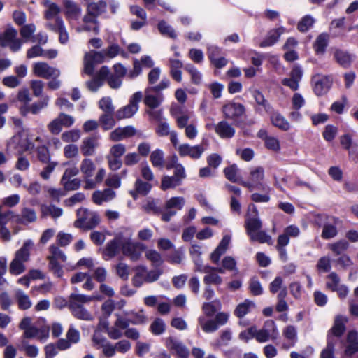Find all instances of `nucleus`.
I'll use <instances>...</instances> for the list:
<instances>
[{
    "instance_id": "72a5a7b5",
    "label": "nucleus",
    "mask_w": 358,
    "mask_h": 358,
    "mask_svg": "<svg viewBox=\"0 0 358 358\" xmlns=\"http://www.w3.org/2000/svg\"><path fill=\"white\" fill-rule=\"evenodd\" d=\"M329 41V35L327 33L320 34L313 43V48L317 55H323L326 51Z\"/></svg>"
},
{
    "instance_id": "774afa93",
    "label": "nucleus",
    "mask_w": 358,
    "mask_h": 358,
    "mask_svg": "<svg viewBox=\"0 0 358 358\" xmlns=\"http://www.w3.org/2000/svg\"><path fill=\"white\" fill-rule=\"evenodd\" d=\"M115 269L117 275L121 279L127 280L129 278L130 269L127 264L124 262H120L116 265Z\"/></svg>"
},
{
    "instance_id": "052dcab7",
    "label": "nucleus",
    "mask_w": 358,
    "mask_h": 358,
    "mask_svg": "<svg viewBox=\"0 0 358 358\" xmlns=\"http://www.w3.org/2000/svg\"><path fill=\"white\" fill-rule=\"evenodd\" d=\"M326 287L335 292L340 285V278L335 272H331L327 276Z\"/></svg>"
},
{
    "instance_id": "2eb2a0df",
    "label": "nucleus",
    "mask_w": 358,
    "mask_h": 358,
    "mask_svg": "<svg viewBox=\"0 0 358 358\" xmlns=\"http://www.w3.org/2000/svg\"><path fill=\"white\" fill-rule=\"evenodd\" d=\"M168 349L178 356V358H188L189 352L187 348L176 338L170 337L166 339Z\"/></svg>"
},
{
    "instance_id": "6e6d98bb",
    "label": "nucleus",
    "mask_w": 358,
    "mask_h": 358,
    "mask_svg": "<svg viewBox=\"0 0 358 358\" xmlns=\"http://www.w3.org/2000/svg\"><path fill=\"white\" fill-rule=\"evenodd\" d=\"M99 107L103 114L115 113V107L113 105L112 99L109 96L103 97L99 101Z\"/></svg>"
},
{
    "instance_id": "423d86ee",
    "label": "nucleus",
    "mask_w": 358,
    "mask_h": 358,
    "mask_svg": "<svg viewBox=\"0 0 358 358\" xmlns=\"http://www.w3.org/2000/svg\"><path fill=\"white\" fill-rule=\"evenodd\" d=\"M143 98L141 92L134 93L129 99L128 105L120 108L115 113V118L117 120L130 118L134 115L138 110V103Z\"/></svg>"
},
{
    "instance_id": "4d7b16f0",
    "label": "nucleus",
    "mask_w": 358,
    "mask_h": 358,
    "mask_svg": "<svg viewBox=\"0 0 358 358\" xmlns=\"http://www.w3.org/2000/svg\"><path fill=\"white\" fill-rule=\"evenodd\" d=\"M145 257L152 262L153 266L158 267L163 263L161 255L155 250H148L145 252Z\"/></svg>"
},
{
    "instance_id": "f03ea898",
    "label": "nucleus",
    "mask_w": 358,
    "mask_h": 358,
    "mask_svg": "<svg viewBox=\"0 0 358 358\" xmlns=\"http://www.w3.org/2000/svg\"><path fill=\"white\" fill-rule=\"evenodd\" d=\"M107 3L104 1L87 4L86 14L83 16V24L77 28L78 31H93L98 34L99 25L97 17L106 11Z\"/></svg>"
},
{
    "instance_id": "f257e3e1",
    "label": "nucleus",
    "mask_w": 358,
    "mask_h": 358,
    "mask_svg": "<svg viewBox=\"0 0 358 358\" xmlns=\"http://www.w3.org/2000/svg\"><path fill=\"white\" fill-rule=\"evenodd\" d=\"M96 299H99V297L71 293L69 296L68 308L76 318L81 320L92 321L94 318L93 315L87 310L85 306Z\"/></svg>"
},
{
    "instance_id": "ea45409f",
    "label": "nucleus",
    "mask_w": 358,
    "mask_h": 358,
    "mask_svg": "<svg viewBox=\"0 0 358 358\" xmlns=\"http://www.w3.org/2000/svg\"><path fill=\"white\" fill-rule=\"evenodd\" d=\"M272 124L283 131H287L290 128L288 121L279 113L273 112L271 116Z\"/></svg>"
},
{
    "instance_id": "bf43d9fd",
    "label": "nucleus",
    "mask_w": 358,
    "mask_h": 358,
    "mask_svg": "<svg viewBox=\"0 0 358 358\" xmlns=\"http://www.w3.org/2000/svg\"><path fill=\"white\" fill-rule=\"evenodd\" d=\"M315 22V20L312 16L307 15L299 22L297 29L301 32H306L313 25Z\"/></svg>"
},
{
    "instance_id": "f704fd0d",
    "label": "nucleus",
    "mask_w": 358,
    "mask_h": 358,
    "mask_svg": "<svg viewBox=\"0 0 358 358\" xmlns=\"http://www.w3.org/2000/svg\"><path fill=\"white\" fill-rule=\"evenodd\" d=\"M34 243L31 240H27L24 242L22 246L16 251L15 257L24 262L29 259L30 251L33 248Z\"/></svg>"
},
{
    "instance_id": "1a4fd4ad",
    "label": "nucleus",
    "mask_w": 358,
    "mask_h": 358,
    "mask_svg": "<svg viewBox=\"0 0 358 358\" xmlns=\"http://www.w3.org/2000/svg\"><path fill=\"white\" fill-rule=\"evenodd\" d=\"M185 199L181 196L172 197L165 203L166 212L162 213V220L166 222L170 221L171 217L176 214V210H181L185 205Z\"/></svg>"
},
{
    "instance_id": "6ab92c4d",
    "label": "nucleus",
    "mask_w": 358,
    "mask_h": 358,
    "mask_svg": "<svg viewBox=\"0 0 358 358\" xmlns=\"http://www.w3.org/2000/svg\"><path fill=\"white\" fill-rule=\"evenodd\" d=\"M136 134V130L133 126L117 127L110 134V139L113 141H120L131 137Z\"/></svg>"
},
{
    "instance_id": "79ce46f5",
    "label": "nucleus",
    "mask_w": 358,
    "mask_h": 358,
    "mask_svg": "<svg viewBox=\"0 0 358 358\" xmlns=\"http://www.w3.org/2000/svg\"><path fill=\"white\" fill-rule=\"evenodd\" d=\"M224 173L225 177L232 182H238L240 184V181H243L238 174L239 169L235 164L226 167L224 169Z\"/></svg>"
},
{
    "instance_id": "0e129e2a",
    "label": "nucleus",
    "mask_w": 358,
    "mask_h": 358,
    "mask_svg": "<svg viewBox=\"0 0 358 358\" xmlns=\"http://www.w3.org/2000/svg\"><path fill=\"white\" fill-rule=\"evenodd\" d=\"M249 236L252 241H259L261 243H269L271 240V236L261 229L254 232V234H250Z\"/></svg>"
},
{
    "instance_id": "603ef678",
    "label": "nucleus",
    "mask_w": 358,
    "mask_h": 358,
    "mask_svg": "<svg viewBox=\"0 0 358 358\" xmlns=\"http://www.w3.org/2000/svg\"><path fill=\"white\" fill-rule=\"evenodd\" d=\"M255 306L254 303L250 300H245L244 302L238 304L234 310V314L238 317L241 318L244 317L248 312L251 307Z\"/></svg>"
},
{
    "instance_id": "338daca9",
    "label": "nucleus",
    "mask_w": 358,
    "mask_h": 358,
    "mask_svg": "<svg viewBox=\"0 0 358 358\" xmlns=\"http://www.w3.org/2000/svg\"><path fill=\"white\" fill-rule=\"evenodd\" d=\"M105 57L106 59H112L115 57L119 54L124 55V52H121L119 45L113 43L108 46L106 49L103 50Z\"/></svg>"
},
{
    "instance_id": "58836bf2",
    "label": "nucleus",
    "mask_w": 358,
    "mask_h": 358,
    "mask_svg": "<svg viewBox=\"0 0 358 358\" xmlns=\"http://www.w3.org/2000/svg\"><path fill=\"white\" fill-rule=\"evenodd\" d=\"M80 169L84 177L88 178L93 176L96 166L91 159L85 158L80 163Z\"/></svg>"
},
{
    "instance_id": "2f4dec72",
    "label": "nucleus",
    "mask_w": 358,
    "mask_h": 358,
    "mask_svg": "<svg viewBox=\"0 0 358 358\" xmlns=\"http://www.w3.org/2000/svg\"><path fill=\"white\" fill-rule=\"evenodd\" d=\"M115 196V192L110 188H107L103 191H96L92 194L93 201L98 205L101 204L104 201H108Z\"/></svg>"
},
{
    "instance_id": "5701e85b",
    "label": "nucleus",
    "mask_w": 358,
    "mask_h": 358,
    "mask_svg": "<svg viewBox=\"0 0 358 358\" xmlns=\"http://www.w3.org/2000/svg\"><path fill=\"white\" fill-rule=\"evenodd\" d=\"M285 31L283 27L277 29H273L268 32L266 37L260 43L261 48H266L273 45L277 43L282 34Z\"/></svg>"
},
{
    "instance_id": "473e14b6",
    "label": "nucleus",
    "mask_w": 358,
    "mask_h": 358,
    "mask_svg": "<svg viewBox=\"0 0 358 358\" xmlns=\"http://www.w3.org/2000/svg\"><path fill=\"white\" fill-rule=\"evenodd\" d=\"M153 92L150 88L147 87L145 90V104L150 108H157L163 100V96L161 94L157 96H154L151 93Z\"/></svg>"
},
{
    "instance_id": "4be33fe9",
    "label": "nucleus",
    "mask_w": 358,
    "mask_h": 358,
    "mask_svg": "<svg viewBox=\"0 0 358 358\" xmlns=\"http://www.w3.org/2000/svg\"><path fill=\"white\" fill-rule=\"evenodd\" d=\"M215 133L222 138H231L235 134V129L225 120L218 122L214 126Z\"/></svg>"
},
{
    "instance_id": "864d4df0",
    "label": "nucleus",
    "mask_w": 358,
    "mask_h": 358,
    "mask_svg": "<svg viewBox=\"0 0 358 358\" xmlns=\"http://www.w3.org/2000/svg\"><path fill=\"white\" fill-rule=\"evenodd\" d=\"M203 282L206 285H220L222 283V278L214 271H210L208 273H206V275L203 277Z\"/></svg>"
},
{
    "instance_id": "13d9d810",
    "label": "nucleus",
    "mask_w": 358,
    "mask_h": 358,
    "mask_svg": "<svg viewBox=\"0 0 358 358\" xmlns=\"http://www.w3.org/2000/svg\"><path fill=\"white\" fill-rule=\"evenodd\" d=\"M158 29L164 36H167L173 39H175L177 37V34H176L174 29L163 20L159 22Z\"/></svg>"
},
{
    "instance_id": "4468645a",
    "label": "nucleus",
    "mask_w": 358,
    "mask_h": 358,
    "mask_svg": "<svg viewBox=\"0 0 358 358\" xmlns=\"http://www.w3.org/2000/svg\"><path fill=\"white\" fill-rule=\"evenodd\" d=\"M177 150L180 157H189L193 159H199L205 151V148L203 145H190L188 143H183L179 145Z\"/></svg>"
},
{
    "instance_id": "bb28decb",
    "label": "nucleus",
    "mask_w": 358,
    "mask_h": 358,
    "mask_svg": "<svg viewBox=\"0 0 358 358\" xmlns=\"http://www.w3.org/2000/svg\"><path fill=\"white\" fill-rule=\"evenodd\" d=\"M232 339V332L229 329L221 331L218 338L214 339L210 345L214 349H220L222 347L227 346Z\"/></svg>"
},
{
    "instance_id": "c03bdc74",
    "label": "nucleus",
    "mask_w": 358,
    "mask_h": 358,
    "mask_svg": "<svg viewBox=\"0 0 358 358\" xmlns=\"http://www.w3.org/2000/svg\"><path fill=\"white\" fill-rule=\"evenodd\" d=\"M250 333H251V337L255 338L259 343L266 342L271 338V334L267 330L264 329L257 330L255 327L250 328Z\"/></svg>"
},
{
    "instance_id": "aec40b11",
    "label": "nucleus",
    "mask_w": 358,
    "mask_h": 358,
    "mask_svg": "<svg viewBox=\"0 0 358 358\" xmlns=\"http://www.w3.org/2000/svg\"><path fill=\"white\" fill-rule=\"evenodd\" d=\"M253 216H248L245 222L246 233L248 236L262 229V223L258 217V211L256 207L253 206Z\"/></svg>"
},
{
    "instance_id": "b1692460",
    "label": "nucleus",
    "mask_w": 358,
    "mask_h": 358,
    "mask_svg": "<svg viewBox=\"0 0 358 358\" xmlns=\"http://www.w3.org/2000/svg\"><path fill=\"white\" fill-rule=\"evenodd\" d=\"M99 146L98 138L91 136L83 139L80 145V150L84 156H93L95 154V150Z\"/></svg>"
},
{
    "instance_id": "393cba45",
    "label": "nucleus",
    "mask_w": 358,
    "mask_h": 358,
    "mask_svg": "<svg viewBox=\"0 0 358 358\" xmlns=\"http://www.w3.org/2000/svg\"><path fill=\"white\" fill-rule=\"evenodd\" d=\"M230 241H231L230 236L225 235L223 236L222 239L220 242L217 247L210 255V259L213 263H215V264L218 263V262L220 259V257L227 250Z\"/></svg>"
},
{
    "instance_id": "09e8293b",
    "label": "nucleus",
    "mask_w": 358,
    "mask_h": 358,
    "mask_svg": "<svg viewBox=\"0 0 358 358\" xmlns=\"http://www.w3.org/2000/svg\"><path fill=\"white\" fill-rule=\"evenodd\" d=\"M115 113L102 114L99 117V122L104 130H109L115 125Z\"/></svg>"
},
{
    "instance_id": "7c9ffc66",
    "label": "nucleus",
    "mask_w": 358,
    "mask_h": 358,
    "mask_svg": "<svg viewBox=\"0 0 358 358\" xmlns=\"http://www.w3.org/2000/svg\"><path fill=\"white\" fill-rule=\"evenodd\" d=\"M15 299L20 310H28L32 306L30 297L22 289H17L15 291Z\"/></svg>"
},
{
    "instance_id": "ddd939ff",
    "label": "nucleus",
    "mask_w": 358,
    "mask_h": 358,
    "mask_svg": "<svg viewBox=\"0 0 358 358\" xmlns=\"http://www.w3.org/2000/svg\"><path fill=\"white\" fill-rule=\"evenodd\" d=\"M116 320L114 322V325L109 329L108 336L110 338L113 340H117L122 337V330H127L131 323L130 319L126 318L116 314Z\"/></svg>"
},
{
    "instance_id": "e433bc0d",
    "label": "nucleus",
    "mask_w": 358,
    "mask_h": 358,
    "mask_svg": "<svg viewBox=\"0 0 358 358\" xmlns=\"http://www.w3.org/2000/svg\"><path fill=\"white\" fill-rule=\"evenodd\" d=\"M198 324L203 331L207 334L213 333L219 329L213 319H207L203 315L198 318Z\"/></svg>"
},
{
    "instance_id": "c85d7f7f",
    "label": "nucleus",
    "mask_w": 358,
    "mask_h": 358,
    "mask_svg": "<svg viewBox=\"0 0 358 358\" xmlns=\"http://www.w3.org/2000/svg\"><path fill=\"white\" fill-rule=\"evenodd\" d=\"M17 222L27 224L34 222L36 220V213L34 209L29 208H24L21 210L20 215L15 216Z\"/></svg>"
},
{
    "instance_id": "a18cd8bd",
    "label": "nucleus",
    "mask_w": 358,
    "mask_h": 358,
    "mask_svg": "<svg viewBox=\"0 0 358 358\" xmlns=\"http://www.w3.org/2000/svg\"><path fill=\"white\" fill-rule=\"evenodd\" d=\"M182 181L174 176H165L162 179L161 188L163 190H166L170 188H175L176 187L180 185Z\"/></svg>"
},
{
    "instance_id": "8fccbe9b",
    "label": "nucleus",
    "mask_w": 358,
    "mask_h": 358,
    "mask_svg": "<svg viewBox=\"0 0 358 358\" xmlns=\"http://www.w3.org/2000/svg\"><path fill=\"white\" fill-rule=\"evenodd\" d=\"M345 320L341 316H337L335 318L334 324L332 328L331 329V331L333 335L335 336L339 337L341 336L343 332L345 331Z\"/></svg>"
},
{
    "instance_id": "412c9836",
    "label": "nucleus",
    "mask_w": 358,
    "mask_h": 358,
    "mask_svg": "<svg viewBox=\"0 0 358 358\" xmlns=\"http://www.w3.org/2000/svg\"><path fill=\"white\" fill-rule=\"evenodd\" d=\"M64 10L66 17L70 21H77L81 16L82 8L74 1L66 0L64 1Z\"/></svg>"
},
{
    "instance_id": "c756f323",
    "label": "nucleus",
    "mask_w": 358,
    "mask_h": 358,
    "mask_svg": "<svg viewBox=\"0 0 358 358\" xmlns=\"http://www.w3.org/2000/svg\"><path fill=\"white\" fill-rule=\"evenodd\" d=\"M41 217H46L50 216L53 219H57L63 214V210L61 208L57 207L55 205L42 204L40 206Z\"/></svg>"
},
{
    "instance_id": "69168bd1",
    "label": "nucleus",
    "mask_w": 358,
    "mask_h": 358,
    "mask_svg": "<svg viewBox=\"0 0 358 358\" xmlns=\"http://www.w3.org/2000/svg\"><path fill=\"white\" fill-rule=\"evenodd\" d=\"M61 184L64 190L72 191L78 189L80 186V180L78 178H66L65 180H61Z\"/></svg>"
},
{
    "instance_id": "9d476101",
    "label": "nucleus",
    "mask_w": 358,
    "mask_h": 358,
    "mask_svg": "<svg viewBox=\"0 0 358 358\" xmlns=\"http://www.w3.org/2000/svg\"><path fill=\"white\" fill-rule=\"evenodd\" d=\"M122 232H119L113 239L109 241L102 250V256L104 260H110L114 258L122 250Z\"/></svg>"
},
{
    "instance_id": "37998d69",
    "label": "nucleus",
    "mask_w": 358,
    "mask_h": 358,
    "mask_svg": "<svg viewBox=\"0 0 358 358\" xmlns=\"http://www.w3.org/2000/svg\"><path fill=\"white\" fill-rule=\"evenodd\" d=\"M150 162L154 167L162 169L164 164V153L160 149H156L151 152Z\"/></svg>"
},
{
    "instance_id": "dca6fc26",
    "label": "nucleus",
    "mask_w": 358,
    "mask_h": 358,
    "mask_svg": "<svg viewBox=\"0 0 358 358\" xmlns=\"http://www.w3.org/2000/svg\"><path fill=\"white\" fill-rule=\"evenodd\" d=\"M108 75V67L106 66H101L94 77L92 80L86 82L87 88L92 92H96L98 89L102 86L104 80L106 79Z\"/></svg>"
},
{
    "instance_id": "6e6552de",
    "label": "nucleus",
    "mask_w": 358,
    "mask_h": 358,
    "mask_svg": "<svg viewBox=\"0 0 358 358\" xmlns=\"http://www.w3.org/2000/svg\"><path fill=\"white\" fill-rule=\"evenodd\" d=\"M106 59L103 50L101 51L91 50L87 52L84 58V72L90 76L93 75L96 64H101Z\"/></svg>"
},
{
    "instance_id": "a211bd4d",
    "label": "nucleus",
    "mask_w": 358,
    "mask_h": 358,
    "mask_svg": "<svg viewBox=\"0 0 358 358\" xmlns=\"http://www.w3.org/2000/svg\"><path fill=\"white\" fill-rule=\"evenodd\" d=\"M340 222V220L337 217H329L328 221L323 226L321 237L325 240L334 238L338 234L336 227Z\"/></svg>"
},
{
    "instance_id": "49530a36",
    "label": "nucleus",
    "mask_w": 358,
    "mask_h": 358,
    "mask_svg": "<svg viewBox=\"0 0 358 358\" xmlns=\"http://www.w3.org/2000/svg\"><path fill=\"white\" fill-rule=\"evenodd\" d=\"M349 248V243L345 240H340L335 243L328 245V248L331 250L335 255H341Z\"/></svg>"
},
{
    "instance_id": "20e7f679",
    "label": "nucleus",
    "mask_w": 358,
    "mask_h": 358,
    "mask_svg": "<svg viewBox=\"0 0 358 358\" xmlns=\"http://www.w3.org/2000/svg\"><path fill=\"white\" fill-rule=\"evenodd\" d=\"M77 219L74 222V227L85 230H90L95 228L100 222V217L96 212L90 211L85 208H80L77 210Z\"/></svg>"
},
{
    "instance_id": "7ed1b4c3",
    "label": "nucleus",
    "mask_w": 358,
    "mask_h": 358,
    "mask_svg": "<svg viewBox=\"0 0 358 358\" xmlns=\"http://www.w3.org/2000/svg\"><path fill=\"white\" fill-rule=\"evenodd\" d=\"M145 248L143 243L132 241L131 230L127 229L122 232V252L131 261L138 260Z\"/></svg>"
},
{
    "instance_id": "39448f33",
    "label": "nucleus",
    "mask_w": 358,
    "mask_h": 358,
    "mask_svg": "<svg viewBox=\"0 0 358 358\" xmlns=\"http://www.w3.org/2000/svg\"><path fill=\"white\" fill-rule=\"evenodd\" d=\"M264 178V169L262 166L252 168L250 171L249 181H240V185L247 187L250 191L254 189H262L263 191L270 190L268 186L262 183Z\"/></svg>"
},
{
    "instance_id": "e2e57ef3",
    "label": "nucleus",
    "mask_w": 358,
    "mask_h": 358,
    "mask_svg": "<svg viewBox=\"0 0 358 358\" xmlns=\"http://www.w3.org/2000/svg\"><path fill=\"white\" fill-rule=\"evenodd\" d=\"M134 187L141 196H146L152 189V185L148 182H144L141 179L138 178L135 183Z\"/></svg>"
},
{
    "instance_id": "4c0bfd02",
    "label": "nucleus",
    "mask_w": 358,
    "mask_h": 358,
    "mask_svg": "<svg viewBox=\"0 0 358 358\" xmlns=\"http://www.w3.org/2000/svg\"><path fill=\"white\" fill-rule=\"evenodd\" d=\"M134 270L136 273L132 278V284L136 287H140L145 282L146 266H138Z\"/></svg>"
},
{
    "instance_id": "3c124183",
    "label": "nucleus",
    "mask_w": 358,
    "mask_h": 358,
    "mask_svg": "<svg viewBox=\"0 0 358 358\" xmlns=\"http://www.w3.org/2000/svg\"><path fill=\"white\" fill-rule=\"evenodd\" d=\"M36 153L37 159L42 163L46 164L50 162L51 155L49 149L45 145H40L36 148Z\"/></svg>"
},
{
    "instance_id": "c9c22d12",
    "label": "nucleus",
    "mask_w": 358,
    "mask_h": 358,
    "mask_svg": "<svg viewBox=\"0 0 358 358\" xmlns=\"http://www.w3.org/2000/svg\"><path fill=\"white\" fill-rule=\"evenodd\" d=\"M15 141H17L19 152H31L35 148L34 143L31 141V140L29 138L27 135L15 137Z\"/></svg>"
},
{
    "instance_id": "f3484780",
    "label": "nucleus",
    "mask_w": 358,
    "mask_h": 358,
    "mask_svg": "<svg viewBox=\"0 0 358 358\" xmlns=\"http://www.w3.org/2000/svg\"><path fill=\"white\" fill-rule=\"evenodd\" d=\"M245 111L244 106L239 103L231 102L223 106L224 116L231 120L241 117Z\"/></svg>"
},
{
    "instance_id": "de8ad7c7",
    "label": "nucleus",
    "mask_w": 358,
    "mask_h": 358,
    "mask_svg": "<svg viewBox=\"0 0 358 358\" xmlns=\"http://www.w3.org/2000/svg\"><path fill=\"white\" fill-rule=\"evenodd\" d=\"M252 96L255 99L257 104L261 106L264 108V109L266 112H271L272 110V107L269 102L265 99L263 94L257 90H255L252 91Z\"/></svg>"
},
{
    "instance_id": "9b49d317",
    "label": "nucleus",
    "mask_w": 358,
    "mask_h": 358,
    "mask_svg": "<svg viewBox=\"0 0 358 358\" xmlns=\"http://www.w3.org/2000/svg\"><path fill=\"white\" fill-rule=\"evenodd\" d=\"M333 79L329 76L317 74L313 76V91L317 96L326 94L331 88Z\"/></svg>"
},
{
    "instance_id": "680f3d73",
    "label": "nucleus",
    "mask_w": 358,
    "mask_h": 358,
    "mask_svg": "<svg viewBox=\"0 0 358 358\" xmlns=\"http://www.w3.org/2000/svg\"><path fill=\"white\" fill-rule=\"evenodd\" d=\"M24 262L15 257L11 262L9 267L10 273L13 275H20L25 270Z\"/></svg>"
},
{
    "instance_id": "cd10ccee",
    "label": "nucleus",
    "mask_w": 358,
    "mask_h": 358,
    "mask_svg": "<svg viewBox=\"0 0 358 358\" xmlns=\"http://www.w3.org/2000/svg\"><path fill=\"white\" fill-rule=\"evenodd\" d=\"M334 57L339 65L348 68L350 66L355 57L345 50L336 49L334 52Z\"/></svg>"
},
{
    "instance_id": "5fc2aeb1",
    "label": "nucleus",
    "mask_w": 358,
    "mask_h": 358,
    "mask_svg": "<svg viewBox=\"0 0 358 358\" xmlns=\"http://www.w3.org/2000/svg\"><path fill=\"white\" fill-rule=\"evenodd\" d=\"M48 102L49 96H43L41 100L29 106L28 110L30 111L32 114H38L43 108L48 106Z\"/></svg>"
},
{
    "instance_id": "f8f14e48",
    "label": "nucleus",
    "mask_w": 358,
    "mask_h": 358,
    "mask_svg": "<svg viewBox=\"0 0 358 358\" xmlns=\"http://www.w3.org/2000/svg\"><path fill=\"white\" fill-rule=\"evenodd\" d=\"M33 73L38 77L50 79L51 77H59L60 70L50 66L45 62H36L33 66Z\"/></svg>"
},
{
    "instance_id": "a19ab883",
    "label": "nucleus",
    "mask_w": 358,
    "mask_h": 358,
    "mask_svg": "<svg viewBox=\"0 0 358 358\" xmlns=\"http://www.w3.org/2000/svg\"><path fill=\"white\" fill-rule=\"evenodd\" d=\"M43 4L47 8L45 11V18L47 20L50 21L58 17L57 15L60 13V8L56 3L49 0H45Z\"/></svg>"
},
{
    "instance_id": "0eeeda50",
    "label": "nucleus",
    "mask_w": 358,
    "mask_h": 358,
    "mask_svg": "<svg viewBox=\"0 0 358 358\" xmlns=\"http://www.w3.org/2000/svg\"><path fill=\"white\" fill-rule=\"evenodd\" d=\"M17 31L13 27H8L3 32H0V45L1 47H9L12 52L20 50L22 41L17 38Z\"/></svg>"
},
{
    "instance_id": "a878e982",
    "label": "nucleus",
    "mask_w": 358,
    "mask_h": 358,
    "mask_svg": "<svg viewBox=\"0 0 358 358\" xmlns=\"http://www.w3.org/2000/svg\"><path fill=\"white\" fill-rule=\"evenodd\" d=\"M358 352V333L356 331H350L347 336V344L345 349V355L352 356Z\"/></svg>"
}]
</instances>
